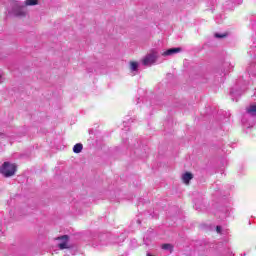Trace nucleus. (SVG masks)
Wrapping results in <instances>:
<instances>
[{
  "instance_id": "nucleus-1",
  "label": "nucleus",
  "mask_w": 256,
  "mask_h": 256,
  "mask_svg": "<svg viewBox=\"0 0 256 256\" xmlns=\"http://www.w3.org/2000/svg\"><path fill=\"white\" fill-rule=\"evenodd\" d=\"M12 14L14 17H26L27 11H25V4L23 2H19L17 0L12 1Z\"/></svg>"
},
{
  "instance_id": "nucleus-2",
  "label": "nucleus",
  "mask_w": 256,
  "mask_h": 256,
  "mask_svg": "<svg viewBox=\"0 0 256 256\" xmlns=\"http://www.w3.org/2000/svg\"><path fill=\"white\" fill-rule=\"evenodd\" d=\"M17 172V166L15 164H11L10 162H4L0 167V173L4 177H13Z\"/></svg>"
},
{
  "instance_id": "nucleus-3",
  "label": "nucleus",
  "mask_w": 256,
  "mask_h": 256,
  "mask_svg": "<svg viewBox=\"0 0 256 256\" xmlns=\"http://www.w3.org/2000/svg\"><path fill=\"white\" fill-rule=\"evenodd\" d=\"M157 59H159V54L155 51L151 52L150 54L146 55V57L143 59L142 63L143 65H153V63L157 62Z\"/></svg>"
},
{
  "instance_id": "nucleus-4",
  "label": "nucleus",
  "mask_w": 256,
  "mask_h": 256,
  "mask_svg": "<svg viewBox=\"0 0 256 256\" xmlns=\"http://www.w3.org/2000/svg\"><path fill=\"white\" fill-rule=\"evenodd\" d=\"M153 238V229H149L143 237V244L146 245V247H151V243H153Z\"/></svg>"
},
{
  "instance_id": "nucleus-5",
  "label": "nucleus",
  "mask_w": 256,
  "mask_h": 256,
  "mask_svg": "<svg viewBox=\"0 0 256 256\" xmlns=\"http://www.w3.org/2000/svg\"><path fill=\"white\" fill-rule=\"evenodd\" d=\"M59 241H62L58 244L59 249H71V246H69V235H63L57 238Z\"/></svg>"
},
{
  "instance_id": "nucleus-6",
  "label": "nucleus",
  "mask_w": 256,
  "mask_h": 256,
  "mask_svg": "<svg viewBox=\"0 0 256 256\" xmlns=\"http://www.w3.org/2000/svg\"><path fill=\"white\" fill-rule=\"evenodd\" d=\"M181 48H170L162 53V57H171V55H175L177 53H181Z\"/></svg>"
},
{
  "instance_id": "nucleus-7",
  "label": "nucleus",
  "mask_w": 256,
  "mask_h": 256,
  "mask_svg": "<svg viewBox=\"0 0 256 256\" xmlns=\"http://www.w3.org/2000/svg\"><path fill=\"white\" fill-rule=\"evenodd\" d=\"M246 71L249 75H252V77H256V63L255 62L250 63Z\"/></svg>"
},
{
  "instance_id": "nucleus-8",
  "label": "nucleus",
  "mask_w": 256,
  "mask_h": 256,
  "mask_svg": "<svg viewBox=\"0 0 256 256\" xmlns=\"http://www.w3.org/2000/svg\"><path fill=\"white\" fill-rule=\"evenodd\" d=\"M191 179H193V173L191 172H185L182 175V181L183 183H185L186 185H189V182L191 181Z\"/></svg>"
},
{
  "instance_id": "nucleus-9",
  "label": "nucleus",
  "mask_w": 256,
  "mask_h": 256,
  "mask_svg": "<svg viewBox=\"0 0 256 256\" xmlns=\"http://www.w3.org/2000/svg\"><path fill=\"white\" fill-rule=\"evenodd\" d=\"M247 115H250V117L256 118V104L250 105L249 108L246 109Z\"/></svg>"
},
{
  "instance_id": "nucleus-10",
  "label": "nucleus",
  "mask_w": 256,
  "mask_h": 256,
  "mask_svg": "<svg viewBox=\"0 0 256 256\" xmlns=\"http://www.w3.org/2000/svg\"><path fill=\"white\" fill-rule=\"evenodd\" d=\"M73 151L74 153H81L83 151V144L77 143L76 145H74Z\"/></svg>"
},
{
  "instance_id": "nucleus-11",
  "label": "nucleus",
  "mask_w": 256,
  "mask_h": 256,
  "mask_svg": "<svg viewBox=\"0 0 256 256\" xmlns=\"http://www.w3.org/2000/svg\"><path fill=\"white\" fill-rule=\"evenodd\" d=\"M24 5L26 7L33 6V5H39V0H26L24 2Z\"/></svg>"
},
{
  "instance_id": "nucleus-12",
  "label": "nucleus",
  "mask_w": 256,
  "mask_h": 256,
  "mask_svg": "<svg viewBox=\"0 0 256 256\" xmlns=\"http://www.w3.org/2000/svg\"><path fill=\"white\" fill-rule=\"evenodd\" d=\"M230 95L232 97V101H235V97H241V93L239 91H235L233 88L230 91Z\"/></svg>"
},
{
  "instance_id": "nucleus-13",
  "label": "nucleus",
  "mask_w": 256,
  "mask_h": 256,
  "mask_svg": "<svg viewBox=\"0 0 256 256\" xmlns=\"http://www.w3.org/2000/svg\"><path fill=\"white\" fill-rule=\"evenodd\" d=\"M162 249H164V251H170V253H173V245L171 244H163Z\"/></svg>"
},
{
  "instance_id": "nucleus-14",
  "label": "nucleus",
  "mask_w": 256,
  "mask_h": 256,
  "mask_svg": "<svg viewBox=\"0 0 256 256\" xmlns=\"http://www.w3.org/2000/svg\"><path fill=\"white\" fill-rule=\"evenodd\" d=\"M130 69H131V71H137L139 69V63L130 62Z\"/></svg>"
},
{
  "instance_id": "nucleus-15",
  "label": "nucleus",
  "mask_w": 256,
  "mask_h": 256,
  "mask_svg": "<svg viewBox=\"0 0 256 256\" xmlns=\"http://www.w3.org/2000/svg\"><path fill=\"white\" fill-rule=\"evenodd\" d=\"M214 37H216V39H225V37H227V33H224V34L215 33Z\"/></svg>"
},
{
  "instance_id": "nucleus-16",
  "label": "nucleus",
  "mask_w": 256,
  "mask_h": 256,
  "mask_svg": "<svg viewBox=\"0 0 256 256\" xmlns=\"http://www.w3.org/2000/svg\"><path fill=\"white\" fill-rule=\"evenodd\" d=\"M223 231V228L221 226H216V232L219 233L221 235Z\"/></svg>"
},
{
  "instance_id": "nucleus-17",
  "label": "nucleus",
  "mask_w": 256,
  "mask_h": 256,
  "mask_svg": "<svg viewBox=\"0 0 256 256\" xmlns=\"http://www.w3.org/2000/svg\"><path fill=\"white\" fill-rule=\"evenodd\" d=\"M107 237V235H102L101 239H105Z\"/></svg>"
},
{
  "instance_id": "nucleus-18",
  "label": "nucleus",
  "mask_w": 256,
  "mask_h": 256,
  "mask_svg": "<svg viewBox=\"0 0 256 256\" xmlns=\"http://www.w3.org/2000/svg\"><path fill=\"white\" fill-rule=\"evenodd\" d=\"M137 224H138V225H141V220H137Z\"/></svg>"
},
{
  "instance_id": "nucleus-19",
  "label": "nucleus",
  "mask_w": 256,
  "mask_h": 256,
  "mask_svg": "<svg viewBox=\"0 0 256 256\" xmlns=\"http://www.w3.org/2000/svg\"><path fill=\"white\" fill-rule=\"evenodd\" d=\"M237 3V5H239L240 3H241V1H239V2H236Z\"/></svg>"
}]
</instances>
